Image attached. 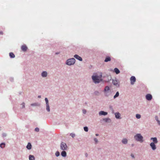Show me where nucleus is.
<instances>
[{
	"instance_id": "15",
	"label": "nucleus",
	"mask_w": 160,
	"mask_h": 160,
	"mask_svg": "<svg viewBox=\"0 0 160 160\" xmlns=\"http://www.w3.org/2000/svg\"><path fill=\"white\" fill-rule=\"evenodd\" d=\"M115 117L117 118H120V114L119 112H116L115 113Z\"/></svg>"
},
{
	"instance_id": "6",
	"label": "nucleus",
	"mask_w": 160,
	"mask_h": 160,
	"mask_svg": "<svg viewBox=\"0 0 160 160\" xmlns=\"http://www.w3.org/2000/svg\"><path fill=\"white\" fill-rule=\"evenodd\" d=\"M45 100L46 102V109L49 112L50 111L49 109V106L48 104V101L47 98H45Z\"/></svg>"
},
{
	"instance_id": "36",
	"label": "nucleus",
	"mask_w": 160,
	"mask_h": 160,
	"mask_svg": "<svg viewBox=\"0 0 160 160\" xmlns=\"http://www.w3.org/2000/svg\"><path fill=\"white\" fill-rule=\"evenodd\" d=\"M157 121L158 122V124L160 125V121H159L158 120H157Z\"/></svg>"
},
{
	"instance_id": "25",
	"label": "nucleus",
	"mask_w": 160,
	"mask_h": 160,
	"mask_svg": "<svg viewBox=\"0 0 160 160\" xmlns=\"http://www.w3.org/2000/svg\"><path fill=\"white\" fill-rule=\"evenodd\" d=\"M0 146L1 148H3L5 146V143H2L0 144Z\"/></svg>"
},
{
	"instance_id": "17",
	"label": "nucleus",
	"mask_w": 160,
	"mask_h": 160,
	"mask_svg": "<svg viewBox=\"0 0 160 160\" xmlns=\"http://www.w3.org/2000/svg\"><path fill=\"white\" fill-rule=\"evenodd\" d=\"M111 60V58L109 57H106L105 60H104L105 62H108L110 61Z\"/></svg>"
},
{
	"instance_id": "40",
	"label": "nucleus",
	"mask_w": 160,
	"mask_h": 160,
	"mask_svg": "<svg viewBox=\"0 0 160 160\" xmlns=\"http://www.w3.org/2000/svg\"><path fill=\"white\" fill-rule=\"evenodd\" d=\"M38 97L39 98H41V96H38Z\"/></svg>"
},
{
	"instance_id": "23",
	"label": "nucleus",
	"mask_w": 160,
	"mask_h": 160,
	"mask_svg": "<svg viewBox=\"0 0 160 160\" xmlns=\"http://www.w3.org/2000/svg\"><path fill=\"white\" fill-rule=\"evenodd\" d=\"M119 93L118 92H117L116 94L114 95V98H116L117 97L119 96Z\"/></svg>"
},
{
	"instance_id": "9",
	"label": "nucleus",
	"mask_w": 160,
	"mask_h": 160,
	"mask_svg": "<svg viewBox=\"0 0 160 160\" xmlns=\"http://www.w3.org/2000/svg\"><path fill=\"white\" fill-rule=\"evenodd\" d=\"M155 144L153 142H151L150 144V146L153 150H155L156 148V147Z\"/></svg>"
},
{
	"instance_id": "28",
	"label": "nucleus",
	"mask_w": 160,
	"mask_h": 160,
	"mask_svg": "<svg viewBox=\"0 0 160 160\" xmlns=\"http://www.w3.org/2000/svg\"><path fill=\"white\" fill-rule=\"evenodd\" d=\"M55 155L56 156H57V157L58 156L60 155L59 152H58V151L57 152L55 153Z\"/></svg>"
},
{
	"instance_id": "20",
	"label": "nucleus",
	"mask_w": 160,
	"mask_h": 160,
	"mask_svg": "<svg viewBox=\"0 0 160 160\" xmlns=\"http://www.w3.org/2000/svg\"><path fill=\"white\" fill-rule=\"evenodd\" d=\"M114 72L117 74H118L120 73V71L119 69L117 68H115L114 69Z\"/></svg>"
},
{
	"instance_id": "39",
	"label": "nucleus",
	"mask_w": 160,
	"mask_h": 160,
	"mask_svg": "<svg viewBox=\"0 0 160 160\" xmlns=\"http://www.w3.org/2000/svg\"><path fill=\"white\" fill-rule=\"evenodd\" d=\"M6 136V135L5 134H3V137H5Z\"/></svg>"
},
{
	"instance_id": "5",
	"label": "nucleus",
	"mask_w": 160,
	"mask_h": 160,
	"mask_svg": "<svg viewBox=\"0 0 160 160\" xmlns=\"http://www.w3.org/2000/svg\"><path fill=\"white\" fill-rule=\"evenodd\" d=\"M112 83L117 87H119V82L116 79H113L112 81Z\"/></svg>"
},
{
	"instance_id": "12",
	"label": "nucleus",
	"mask_w": 160,
	"mask_h": 160,
	"mask_svg": "<svg viewBox=\"0 0 160 160\" xmlns=\"http://www.w3.org/2000/svg\"><path fill=\"white\" fill-rule=\"evenodd\" d=\"M108 113L106 112H105L103 111H101L99 112V114L100 115H107Z\"/></svg>"
},
{
	"instance_id": "8",
	"label": "nucleus",
	"mask_w": 160,
	"mask_h": 160,
	"mask_svg": "<svg viewBox=\"0 0 160 160\" xmlns=\"http://www.w3.org/2000/svg\"><path fill=\"white\" fill-rule=\"evenodd\" d=\"M146 98L147 100L150 101L152 99V96L151 94H148L146 95Z\"/></svg>"
},
{
	"instance_id": "4",
	"label": "nucleus",
	"mask_w": 160,
	"mask_h": 160,
	"mask_svg": "<svg viewBox=\"0 0 160 160\" xmlns=\"http://www.w3.org/2000/svg\"><path fill=\"white\" fill-rule=\"evenodd\" d=\"M60 148L61 149L63 150H65L67 149L68 147L66 143L64 142H62L61 144Z\"/></svg>"
},
{
	"instance_id": "19",
	"label": "nucleus",
	"mask_w": 160,
	"mask_h": 160,
	"mask_svg": "<svg viewBox=\"0 0 160 160\" xmlns=\"http://www.w3.org/2000/svg\"><path fill=\"white\" fill-rule=\"evenodd\" d=\"M29 160H34L35 159V157L33 155H30L29 156Z\"/></svg>"
},
{
	"instance_id": "29",
	"label": "nucleus",
	"mask_w": 160,
	"mask_h": 160,
	"mask_svg": "<svg viewBox=\"0 0 160 160\" xmlns=\"http://www.w3.org/2000/svg\"><path fill=\"white\" fill-rule=\"evenodd\" d=\"M39 128H35V131H36V132H39Z\"/></svg>"
},
{
	"instance_id": "3",
	"label": "nucleus",
	"mask_w": 160,
	"mask_h": 160,
	"mask_svg": "<svg viewBox=\"0 0 160 160\" xmlns=\"http://www.w3.org/2000/svg\"><path fill=\"white\" fill-rule=\"evenodd\" d=\"M75 62V59L74 58L68 59L66 62V64L68 65H73Z\"/></svg>"
},
{
	"instance_id": "41",
	"label": "nucleus",
	"mask_w": 160,
	"mask_h": 160,
	"mask_svg": "<svg viewBox=\"0 0 160 160\" xmlns=\"http://www.w3.org/2000/svg\"><path fill=\"white\" fill-rule=\"evenodd\" d=\"M96 136H98V134H96Z\"/></svg>"
},
{
	"instance_id": "33",
	"label": "nucleus",
	"mask_w": 160,
	"mask_h": 160,
	"mask_svg": "<svg viewBox=\"0 0 160 160\" xmlns=\"http://www.w3.org/2000/svg\"><path fill=\"white\" fill-rule=\"evenodd\" d=\"M94 140L96 142V143H97L98 142V140L97 138H95L94 139Z\"/></svg>"
},
{
	"instance_id": "31",
	"label": "nucleus",
	"mask_w": 160,
	"mask_h": 160,
	"mask_svg": "<svg viewBox=\"0 0 160 160\" xmlns=\"http://www.w3.org/2000/svg\"><path fill=\"white\" fill-rule=\"evenodd\" d=\"M70 136H71L72 138H73L75 137V135L74 134L71 133L70 134Z\"/></svg>"
},
{
	"instance_id": "14",
	"label": "nucleus",
	"mask_w": 160,
	"mask_h": 160,
	"mask_svg": "<svg viewBox=\"0 0 160 160\" xmlns=\"http://www.w3.org/2000/svg\"><path fill=\"white\" fill-rule=\"evenodd\" d=\"M42 76L43 77H46L47 75V73L46 72H43L41 74Z\"/></svg>"
},
{
	"instance_id": "22",
	"label": "nucleus",
	"mask_w": 160,
	"mask_h": 160,
	"mask_svg": "<svg viewBox=\"0 0 160 160\" xmlns=\"http://www.w3.org/2000/svg\"><path fill=\"white\" fill-rule=\"evenodd\" d=\"M9 56L11 58L15 57V55L12 52H10L9 53Z\"/></svg>"
},
{
	"instance_id": "1",
	"label": "nucleus",
	"mask_w": 160,
	"mask_h": 160,
	"mask_svg": "<svg viewBox=\"0 0 160 160\" xmlns=\"http://www.w3.org/2000/svg\"><path fill=\"white\" fill-rule=\"evenodd\" d=\"M101 77L102 75L98 76L96 74H95L92 76V78L93 81L95 83H98L101 81Z\"/></svg>"
},
{
	"instance_id": "38",
	"label": "nucleus",
	"mask_w": 160,
	"mask_h": 160,
	"mask_svg": "<svg viewBox=\"0 0 160 160\" xmlns=\"http://www.w3.org/2000/svg\"><path fill=\"white\" fill-rule=\"evenodd\" d=\"M131 157H132V158H134V155H133V154H132L131 155Z\"/></svg>"
},
{
	"instance_id": "16",
	"label": "nucleus",
	"mask_w": 160,
	"mask_h": 160,
	"mask_svg": "<svg viewBox=\"0 0 160 160\" xmlns=\"http://www.w3.org/2000/svg\"><path fill=\"white\" fill-rule=\"evenodd\" d=\"M27 148L28 149H30L32 148V145L30 143L28 142L27 146Z\"/></svg>"
},
{
	"instance_id": "21",
	"label": "nucleus",
	"mask_w": 160,
	"mask_h": 160,
	"mask_svg": "<svg viewBox=\"0 0 160 160\" xmlns=\"http://www.w3.org/2000/svg\"><path fill=\"white\" fill-rule=\"evenodd\" d=\"M122 142L124 144H126L127 143L128 140L126 138L123 139L122 141Z\"/></svg>"
},
{
	"instance_id": "34",
	"label": "nucleus",
	"mask_w": 160,
	"mask_h": 160,
	"mask_svg": "<svg viewBox=\"0 0 160 160\" xmlns=\"http://www.w3.org/2000/svg\"><path fill=\"white\" fill-rule=\"evenodd\" d=\"M82 112L83 113L85 114L86 112V111L85 110L83 109L82 110Z\"/></svg>"
},
{
	"instance_id": "27",
	"label": "nucleus",
	"mask_w": 160,
	"mask_h": 160,
	"mask_svg": "<svg viewBox=\"0 0 160 160\" xmlns=\"http://www.w3.org/2000/svg\"><path fill=\"white\" fill-rule=\"evenodd\" d=\"M84 130L86 132H88V128L87 127H85L84 128Z\"/></svg>"
},
{
	"instance_id": "10",
	"label": "nucleus",
	"mask_w": 160,
	"mask_h": 160,
	"mask_svg": "<svg viewBox=\"0 0 160 160\" xmlns=\"http://www.w3.org/2000/svg\"><path fill=\"white\" fill-rule=\"evenodd\" d=\"M21 48L22 51L25 52L27 51L28 48L26 45H24L21 46Z\"/></svg>"
},
{
	"instance_id": "13",
	"label": "nucleus",
	"mask_w": 160,
	"mask_h": 160,
	"mask_svg": "<svg viewBox=\"0 0 160 160\" xmlns=\"http://www.w3.org/2000/svg\"><path fill=\"white\" fill-rule=\"evenodd\" d=\"M151 140H152L154 143H158V140L156 138H151Z\"/></svg>"
},
{
	"instance_id": "26",
	"label": "nucleus",
	"mask_w": 160,
	"mask_h": 160,
	"mask_svg": "<svg viewBox=\"0 0 160 160\" xmlns=\"http://www.w3.org/2000/svg\"><path fill=\"white\" fill-rule=\"evenodd\" d=\"M141 115H140L139 114H137L136 115V117L138 119H139V118H141Z\"/></svg>"
},
{
	"instance_id": "2",
	"label": "nucleus",
	"mask_w": 160,
	"mask_h": 160,
	"mask_svg": "<svg viewBox=\"0 0 160 160\" xmlns=\"http://www.w3.org/2000/svg\"><path fill=\"white\" fill-rule=\"evenodd\" d=\"M135 139L137 141L142 142H143V137L140 134L138 133L134 137Z\"/></svg>"
},
{
	"instance_id": "30",
	"label": "nucleus",
	"mask_w": 160,
	"mask_h": 160,
	"mask_svg": "<svg viewBox=\"0 0 160 160\" xmlns=\"http://www.w3.org/2000/svg\"><path fill=\"white\" fill-rule=\"evenodd\" d=\"M38 105V104L37 103H34L31 104V106H37Z\"/></svg>"
},
{
	"instance_id": "18",
	"label": "nucleus",
	"mask_w": 160,
	"mask_h": 160,
	"mask_svg": "<svg viewBox=\"0 0 160 160\" xmlns=\"http://www.w3.org/2000/svg\"><path fill=\"white\" fill-rule=\"evenodd\" d=\"M61 154L62 156L64 157H66L67 154L66 152L65 151H62L61 152Z\"/></svg>"
},
{
	"instance_id": "42",
	"label": "nucleus",
	"mask_w": 160,
	"mask_h": 160,
	"mask_svg": "<svg viewBox=\"0 0 160 160\" xmlns=\"http://www.w3.org/2000/svg\"><path fill=\"white\" fill-rule=\"evenodd\" d=\"M132 146H133V144H132Z\"/></svg>"
},
{
	"instance_id": "7",
	"label": "nucleus",
	"mask_w": 160,
	"mask_h": 160,
	"mask_svg": "<svg viewBox=\"0 0 160 160\" xmlns=\"http://www.w3.org/2000/svg\"><path fill=\"white\" fill-rule=\"evenodd\" d=\"M136 78L134 76H132L130 78L131 84L133 85L136 81Z\"/></svg>"
},
{
	"instance_id": "11",
	"label": "nucleus",
	"mask_w": 160,
	"mask_h": 160,
	"mask_svg": "<svg viewBox=\"0 0 160 160\" xmlns=\"http://www.w3.org/2000/svg\"><path fill=\"white\" fill-rule=\"evenodd\" d=\"M74 57L76 58V59L78 60H79L80 61H82V59L81 57L79 56L78 55L76 54L74 56Z\"/></svg>"
},
{
	"instance_id": "24",
	"label": "nucleus",
	"mask_w": 160,
	"mask_h": 160,
	"mask_svg": "<svg viewBox=\"0 0 160 160\" xmlns=\"http://www.w3.org/2000/svg\"><path fill=\"white\" fill-rule=\"evenodd\" d=\"M109 90V87L108 86H106L104 88V91H107Z\"/></svg>"
},
{
	"instance_id": "35",
	"label": "nucleus",
	"mask_w": 160,
	"mask_h": 160,
	"mask_svg": "<svg viewBox=\"0 0 160 160\" xmlns=\"http://www.w3.org/2000/svg\"><path fill=\"white\" fill-rule=\"evenodd\" d=\"M3 32L2 31H0V35H2Z\"/></svg>"
},
{
	"instance_id": "32",
	"label": "nucleus",
	"mask_w": 160,
	"mask_h": 160,
	"mask_svg": "<svg viewBox=\"0 0 160 160\" xmlns=\"http://www.w3.org/2000/svg\"><path fill=\"white\" fill-rule=\"evenodd\" d=\"M25 103L23 102L22 103V104H21V105H22V108H24L25 107Z\"/></svg>"
},
{
	"instance_id": "37",
	"label": "nucleus",
	"mask_w": 160,
	"mask_h": 160,
	"mask_svg": "<svg viewBox=\"0 0 160 160\" xmlns=\"http://www.w3.org/2000/svg\"><path fill=\"white\" fill-rule=\"evenodd\" d=\"M155 119H156V120L157 121V120H158V117L157 116H156L155 117Z\"/></svg>"
}]
</instances>
